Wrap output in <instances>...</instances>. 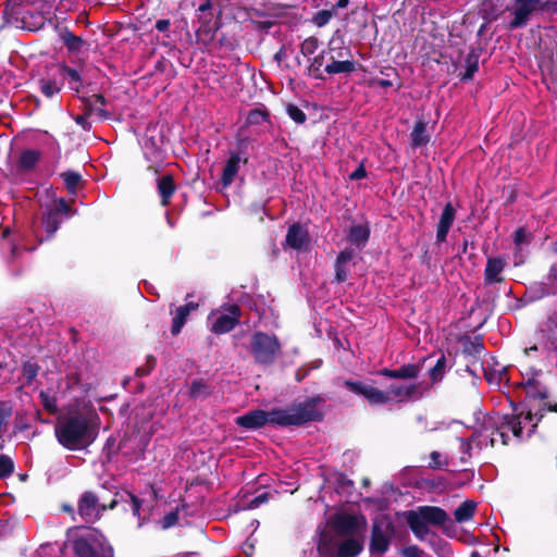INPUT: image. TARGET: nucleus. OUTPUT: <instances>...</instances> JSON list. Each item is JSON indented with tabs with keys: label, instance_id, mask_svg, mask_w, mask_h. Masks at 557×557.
I'll return each instance as SVG.
<instances>
[{
	"label": "nucleus",
	"instance_id": "4468645a",
	"mask_svg": "<svg viewBox=\"0 0 557 557\" xmlns=\"http://www.w3.org/2000/svg\"><path fill=\"white\" fill-rule=\"evenodd\" d=\"M286 244L296 250H306L309 247L310 238L308 231L299 225L293 224L286 235Z\"/></svg>",
	"mask_w": 557,
	"mask_h": 557
},
{
	"label": "nucleus",
	"instance_id": "dca6fc26",
	"mask_svg": "<svg viewBox=\"0 0 557 557\" xmlns=\"http://www.w3.org/2000/svg\"><path fill=\"white\" fill-rule=\"evenodd\" d=\"M506 265V261L503 258H488L485 271L484 280L487 284L498 283L503 280L502 272Z\"/></svg>",
	"mask_w": 557,
	"mask_h": 557
},
{
	"label": "nucleus",
	"instance_id": "680f3d73",
	"mask_svg": "<svg viewBox=\"0 0 557 557\" xmlns=\"http://www.w3.org/2000/svg\"><path fill=\"white\" fill-rule=\"evenodd\" d=\"M8 416H9V413L0 408V429L5 423V420H7Z\"/></svg>",
	"mask_w": 557,
	"mask_h": 557
},
{
	"label": "nucleus",
	"instance_id": "a878e982",
	"mask_svg": "<svg viewBox=\"0 0 557 557\" xmlns=\"http://www.w3.org/2000/svg\"><path fill=\"white\" fill-rule=\"evenodd\" d=\"M128 498L131 502V509L134 516L145 520L148 516H150L153 505L146 504L145 502L139 499L134 494H128Z\"/></svg>",
	"mask_w": 557,
	"mask_h": 557
},
{
	"label": "nucleus",
	"instance_id": "412c9836",
	"mask_svg": "<svg viewBox=\"0 0 557 557\" xmlns=\"http://www.w3.org/2000/svg\"><path fill=\"white\" fill-rule=\"evenodd\" d=\"M354 257V253L351 250H344L342 251L336 260L335 264V278L338 283L345 282L348 277L349 272V263Z\"/></svg>",
	"mask_w": 557,
	"mask_h": 557
},
{
	"label": "nucleus",
	"instance_id": "ddd939ff",
	"mask_svg": "<svg viewBox=\"0 0 557 557\" xmlns=\"http://www.w3.org/2000/svg\"><path fill=\"white\" fill-rule=\"evenodd\" d=\"M391 531L388 525L385 527L375 523L372 530V539L370 549L373 554L383 555L389 547Z\"/></svg>",
	"mask_w": 557,
	"mask_h": 557
},
{
	"label": "nucleus",
	"instance_id": "f3484780",
	"mask_svg": "<svg viewBox=\"0 0 557 557\" xmlns=\"http://www.w3.org/2000/svg\"><path fill=\"white\" fill-rule=\"evenodd\" d=\"M455 220V210L450 203H447L442 212L438 225H437V232H436V239L437 242H445L447 234L449 232V228Z\"/></svg>",
	"mask_w": 557,
	"mask_h": 557
},
{
	"label": "nucleus",
	"instance_id": "f8f14e48",
	"mask_svg": "<svg viewBox=\"0 0 557 557\" xmlns=\"http://www.w3.org/2000/svg\"><path fill=\"white\" fill-rule=\"evenodd\" d=\"M102 509L92 493H85L79 499L78 513L87 522L98 519Z\"/></svg>",
	"mask_w": 557,
	"mask_h": 557
},
{
	"label": "nucleus",
	"instance_id": "bb28decb",
	"mask_svg": "<svg viewBox=\"0 0 557 557\" xmlns=\"http://www.w3.org/2000/svg\"><path fill=\"white\" fill-rule=\"evenodd\" d=\"M320 557H339L338 545L327 535H322L318 544Z\"/></svg>",
	"mask_w": 557,
	"mask_h": 557
},
{
	"label": "nucleus",
	"instance_id": "7c9ffc66",
	"mask_svg": "<svg viewBox=\"0 0 557 557\" xmlns=\"http://www.w3.org/2000/svg\"><path fill=\"white\" fill-rule=\"evenodd\" d=\"M369 237V230L368 227L363 225H355L350 228L348 238L349 240L357 245V246H363Z\"/></svg>",
	"mask_w": 557,
	"mask_h": 557
},
{
	"label": "nucleus",
	"instance_id": "9d476101",
	"mask_svg": "<svg viewBox=\"0 0 557 557\" xmlns=\"http://www.w3.org/2000/svg\"><path fill=\"white\" fill-rule=\"evenodd\" d=\"M345 385L354 393L362 395L371 405H386L388 397L386 391L360 382L347 381Z\"/></svg>",
	"mask_w": 557,
	"mask_h": 557
},
{
	"label": "nucleus",
	"instance_id": "2eb2a0df",
	"mask_svg": "<svg viewBox=\"0 0 557 557\" xmlns=\"http://www.w3.org/2000/svg\"><path fill=\"white\" fill-rule=\"evenodd\" d=\"M414 512L428 524L444 525L448 521L447 513L438 507L424 506Z\"/></svg>",
	"mask_w": 557,
	"mask_h": 557
},
{
	"label": "nucleus",
	"instance_id": "09e8293b",
	"mask_svg": "<svg viewBox=\"0 0 557 557\" xmlns=\"http://www.w3.org/2000/svg\"><path fill=\"white\" fill-rule=\"evenodd\" d=\"M323 65V55H317L312 59L311 64L309 66V73L317 78L321 77L320 69Z\"/></svg>",
	"mask_w": 557,
	"mask_h": 557
},
{
	"label": "nucleus",
	"instance_id": "423d86ee",
	"mask_svg": "<svg viewBox=\"0 0 557 557\" xmlns=\"http://www.w3.org/2000/svg\"><path fill=\"white\" fill-rule=\"evenodd\" d=\"M547 8V2L543 0H513L509 8L513 18L509 27L515 29L524 26L533 13L543 11Z\"/></svg>",
	"mask_w": 557,
	"mask_h": 557
},
{
	"label": "nucleus",
	"instance_id": "c85d7f7f",
	"mask_svg": "<svg viewBox=\"0 0 557 557\" xmlns=\"http://www.w3.org/2000/svg\"><path fill=\"white\" fill-rule=\"evenodd\" d=\"M239 162H240V159L238 156H232L224 170H223V175H222V181H223V185L224 186H228L234 177L236 176L237 172H238V169H239Z\"/></svg>",
	"mask_w": 557,
	"mask_h": 557
},
{
	"label": "nucleus",
	"instance_id": "aec40b11",
	"mask_svg": "<svg viewBox=\"0 0 557 557\" xmlns=\"http://www.w3.org/2000/svg\"><path fill=\"white\" fill-rule=\"evenodd\" d=\"M421 371L419 364H405L396 370L383 369L381 374L391 379H413L417 377Z\"/></svg>",
	"mask_w": 557,
	"mask_h": 557
},
{
	"label": "nucleus",
	"instance_id": "6e6d98bb",
	"mask_svg": "<svg viewBox=\"0 0 557 557\" xmlns=\"http://www.w3.org/2000/svg\"><path fill=\"white\" fill-rule=\"evenodd\" d=\"M177 522V513L176 512H170L166 515L162 520V528L168 529L172 525H174Z\"/></svg>",
	"mask_w": 557,
	"mask_h": 557
},
{
	"label": "nucleus",
	"instance_id": "0e129e2a",
	"mask_svg": "<svg viewBox=\"0 0 557 557\" xmlns=\"http://www.w3.org/2000/svg\"><path fill=\"white\" fill-rule=\"evenodd\" d=\"M537 350H539V347L536 345H534V346H531L529 348H525L524 349V355L527 357H530L533 352H536Z\"/></svg>",
	"mask_w": 557,
	"mask_h": 557
},
{
	"label": "nucleus",
	"instance_id": "3c124183",
	"mask_svg": "<svg viewBox=\"0 0 557 557\" xmlns=\"http://www.w3.org/2000/svg\"><path fill=\"white\" fill-rule=\"evenodd\" d=\"M513 242L517 247H521L523 244L529 242V234L523 227H520L515 232Z\"/></svg>",
	"mask_w": 557,
	"mask_h": 557
},
{
	"label": "nucleus",
	"instance_id": "f03ea898",
	"mask_svg": "<svg viewBox=\"0 0 557 557\" xmlns=\"http://www.w3.org/2000/svg\"><path fill=\"white\" fill-rule=\"evenodd\" d=\"M319 401L318 398H310L286 409H274L269 412L252 410L237 417L236 423L245 429H258L265 424H277L281 426L299 425L321 419L322 412L318 408Z\"/></svg>",
	"mask_w": 557,
	"mask_h": 557
},
{
	"label": "nucleus",
	"instance_id": "473e14b6",
	"mask_svg": "<svg viewBox=\"0 0 557 557\" xmlns=\"http://www.w3.org/2000/svg\"><path fill=\"white\" fill-rule=\"evenodd\" d=\"M190 396L196 399H203L211 393L210 387L202 381H194L189 388Z\"/></svg>",
	"mask_w": 557,
	"mask_h": 557
},
{
	"label": "nucleus",
	"instance_id": "6e6552de",
	"mask_svg": "<svg viewBox=\"0 0 557 557\" xmlns=\"http://www.w3.org/2000/svg\"><path fill=\"white\" fill-rule=\"evenodd\" d=\"M333 524L339 535L362 536L367 520L362 515L342 512L334 518Z\"/></svg>",
	"mask_w": 557,
	"mask_h": 557
},
{
	"label": "nucleus",
	"instance_id": "9b49d317",
	"mask_svg": "<svg viewBox=\"0 0 557 557\" xmlns=\"http://www.w3.org/2000/svg\"><path fill=\"white\" fill-rule=\"evenodd\" d=\"M388 404L401 403L405 400L417 399L421 397L420 385L417 384H392L386 389Z\"/></svg>",
	"mask_w": 557,
	"mask_h": 557
},
{
	"label": "nucleus",
	"instance_id": "a18cd8bd",
	"mask_svg": "<svg viewBox=\"0 0 557 557\" xmlns=\"http://www.w3.org/2000/svg\"><path fill=\"white\" fill-rule=\"evenodd\" d=\"M286 111L292 120L300 124L306 121V114L296 106L288 104Z\"/></svg>",
	"mask_w": 557,
	"mask_h": 557
},
{
	"label": "nucleus",
	"instance_id": "8fccbe9b",
	"mask_svg": "<svg viewBox=\"0 0 557 557\" xmlns=\"http://www.w3.org/2000/svg\"><path fill=\"white\" fill-rule=\"evenodd\" d=\"M38 159V156L35 151H25L21 157V163L24 168L33 166Z\"/></svg>",
	"mask_w": 557,
	"mask_h": 557
},
{
	"label": "nucleus",
	"instance_id": "c9c22d12",
	"mask_svg": "<svg viewBox=\"0 0 557 557\" xmlns=\"http://www.w3.org/2000/svg\"><path fill=\"white\" fill-rule=\"evenodd\" d=\"M37 373H38L37 364L29 362V361L24 363L23 371H22L24 384H30L33 382V380L37 376Z\"/></svg>",
	"mask_w": 557,
	"mask_h": 557
},
{
	"label": "nucleus",
	"instance_id": "c756f323",
	"mask_svg": "<svg viewBox=\"0 0 557 557\" xmlns=\"http://www.w3.org/2000/svg\"><path fill=\"white\" fill-rule=\"evenodd\" d=\"M557 294V262L554 263L543 283V295Z\"/></svg>",
	"mask_w": 557,
	"mask_h": 557
},
{
	"label": "nucleus",
	"instance_id": "20e7f679",
	"mask_svg": "<svg viewBox=\"0 0 557 557\" xmlns=\"http://www.w3.org/2000/svg\"><path fill=\"white\" fill-rule=\"evenodd\" d=\"M75 557H113V548L97 530H86L72 542Z\"/></svg>",
	"mask_w": 557,
	"mask_h": 557
},
{
	"label": "nucleus",
	"instance_id": "864d4df0",
	"mask_svg": "<svg viewBox=\"0 0 557 557\" xmlns=\"http://www.w3.org/2000/svg\"><path fill=\"white\" fill-rule=\"evenodd\" d=\"M401 554L405 557H421L423 552L417 545H411V546L405 547L401 550Z\"/></svg>",
	"mask_w": 557,
	"mask_h": 557
},
{
	"label": "nucleus",
	"instance_id": "774afa93",
	"mask_svg": "<svg viewBox=\"0 0 557 557\" xmlns=\"http://www.w3.org/2000/svg\"><path fill=\"white\" fill-rule=\"evenodd\" d=\"M349 0H338L337 8L344 9L348 5Z\"/></svg>",
	"mask_w": 557,
	"mask_h": 557
},
{
	"label": "nucleus",
	"instance_id": "603ef678",
	"mask_svg": "<svg viewBox=\"0 0 557 557\" xmlns=\"http://www.w3.org/2000/svg\"><path fill=\"white\" fill-rule=\"evenodd\" d=\"M476 71H478V61L476 60H472L471 58H469L467 60V71L463 74L462 78L463 79L471 78Z\"/></svg>",
	"mask_w": 557,
	"mask_h": 557
},
{
	"label": "nucleus",
	"instance_id": "72a5a7b5",
	"mask_svg": "<svg viewBox=\"0 0 557 557\" xmlns=\"http://www.w3.org/2000/svg\"><path fill=\"white\" fill-rule=\"evenodd\" d=\"M523 381H524L523 384H524L528 395H530L532 397H536V396L543 397L544 396V392H543L542 387L540 386V383L535 380V377L533 375L529 376L528 379H523Z\"/></svg>",
	"mask_w": 557,
	"mask_h": 557
},
{
	"label": "nucleus",
	"instance_id": "338daca9",
	"mask_svg": "<svg viewBox=\"0 0 557 557\" xmlns=\"http://www.w3.org/2000/svg\"><path fill=\"white\" fill-rule=\"evenodd\" d=\"M76 123L82 125L83 127H86L85 123H86V120L84 116H81L78 115L76 119H75Z\"/></svg>",
	"mask_w": 557,
	"mask_h": 557
},
{
	"label": "nucleus",
	"instance_id": "69168bd1",
	"mask_svg": "<svg viewBox=\"0 0 557 557\" xmlns=\"http://www.w3.org/2000/svg\"><path fill=\"white\" fill-rule=\"evenodd\" d=\"M377 84H379L381 87H384V88L392 86V83H391L389 81H387V79H380V81L377 82Z\"/></svg>",
	"mask_w": 557,
	"mask_h": 557
},
{
	"label": "nucleus",
	"instance_id": "37998d69",
	"mask_svg": "<svg viewBox=\"0 0 557 557\" xmlns=\"http://www.w3.org/2000/svg\"><path fill=\"white\" fill-rule=\"evenodd\" d=\"M267 500L268 495L265 493H262L250 500H242L240 507L242 509H255L258 508L260 505L264 504Z\"/></svg>",
	"mask_w": 557,
	"mask_h": 557
},
{
	"label": "nucleus",
	"instance_id": "1a4fd4ad",
	"mask_svg": "<svg viewBox=\"0 0 557 557\" xmlns=\"http://www.w3.org/2000/svg\"><path fill=\"white\" fill-rule=\"evenodd\" d=\"M239 318V308L231 306L225 312H212L209 315L211 331L215 334L230 332L237 324Z\"/></svg>",
	"mask_w": 557,
	"mask_h": 557
},
{
	"label": "nucleus",
	"instance_id": "6ab92c4d",
	"mask_svg": "<svg viewBox=\"0 0 557 557\" xmlns=\"http://www.w3.org/2000/svg\"><path fill=\"white\" fill-rule=\"evenodd\" d=\"M362 536H349L338 545L339 557H356L363 548Z\"/></svg>",
	"mask_w": 557,
	"mask_h": 557
},
{
	"label": "nucleus",
	"instance_id": "49530a36",
	"mask_svg": "<svg viewBox=\"0 0 557 557\" xmlns=\"http://www.w3.org/2000/svg\"><path fill=\"white\" fill-rule=\"evenodd\" d=\"M62 75L70 79V84L72 85L73 89H76V90L78 89V84H79L81 77L76 70L71 69V67H64L62 71Z\"/></svg>",
	"mask_w": 557,
	"mask_h": 557
},
{
	"label": "nucleus",
	"instance_id": "bf43d9fd",
	"mask_svg": "<svg viewBox=\"0 0 557 557\" xmlns=\"http://www.w3.org/2000/svg\"><path fill=\"white\" fill-rule=\"evenodd\" d=\"M169 27H170V21L169 20H159L156 23V28L159 32H165V30L169 29Z\"/></svg>",
	"mask_w": 557,
	"mask_h": 557
},
{
	"label": "nucleus",
	"instance_id": "7ed1b4c3",
	"mask_svg": "<svg viewBox=\"0 0 557 557\" xmlns=\"http://www.w3.org/2000/svg\"><path fill=\"white\" fill-rule=\"evenodd\" d=\"M59 442L70 449H77L92 441V433L86 418L71 417L55 428Z\"/></svg>",
	"mask_w": 557,
	"mask_h": 557
},
{
	"label": "nucleus",
	"instance_id": "79ce46f5",
	"mask_svg": "<svg viewBox=\"0 0 557 557\" xmlns=\"http://www.w3.org/2000/svg\"><path fill=\"white\" fill-rule=\"evenodd\" d=\"M14 469L13 461L5 455H0V478L9 476Z\"/></svg>",
	"mask_w": 557,
	"mask_h": 557
},
{
	"label": "nucleus",
	"instance_id": "de8ad7c7",
	"mask_svg": "<svg viewBox=\"0 0 557 557\" xmlns=\"http://www.w3.org/2000/svg\"><path fill=\"white\" fill-rule=\"evenodd\" d=\"M267 120V113L262 110H252L247 116L248 124H261Z\"/></svg>",
	"mask_w": 557,
	"mask_h": 557
},
{
	"label": "nucleus",
	"instance_id": "a19ab883",
	"mask_svg": "<svg viewBox=\"0 0 557 557\" xmlns=\"http://www.w3.org/2000/svg\"><path fill=\"white\" fill-rule=\"evenodd\" d=\"M446 361L444 357H441L436 364L430 370V375L433 382L440 381L445 372Z\"/></svg>",
	"mask_w": 557,
	"mask_h": 557
},
{
	"label": "nucleus",
	"instance_id": "b1692460",
	"mask_svg": "<svg viewBox=\"0 0 557 557\" xmlns=\"http://www.w3.org/2000/svg\"><path fill=\"white\" fill-rule=\"evenodd\" d=\"M476 503L473 500H466L454 511L456 522L465 523L470 521L475 512Z\"/></svg>",
	"mask_w": 557,
	"mask_h": 557
},
{
	"label": "nucleus",
	"instance_id": "f704fd0d",
	"mask_svg": "<svg viewBox=\"0 0 557 557\" xmlns=\"http://www.w3.org/2000/svg\"><path fill=\"white\" fill-rule=\"evenodd\" d=\"M61 36H62L63 42L70 50L77 51L81 49V47L83 45V40L81 37H77L70 32H64V33H62Z\"/></svg>",
	"mask_w": 557,
	"mask_h": 557
},
{
	"label": "nucleus",
	"instance_id": "c03bdc74",
	"mask_svg": "<svg viewBox=\"0 0 557 557\" xmlns=\"http://www.w3.org/2000/svg\"><path fill=\"white\" fill-rule=\"evenodd\" d=\"M40 89L42 94L49 98L57 95L60 91V87L51 81H41Z\"/></svg>",
	"mask_w": 557,
	"mask_h": 557
},
{
	"label": "nucleus",
	"instance_id": "39448f33",
	"mask_svg": "<svg viewBox=\"0 0 557 557\" xmlns=\"http://www.w3.org/2000/svg\"><path fill=\"white\" fill-rule=\"evenodd\" d=\"M250 351L256 362L270 364L278 356L281 344L274 335L257 332L250 338Z\"/></svg>",
	"mask_w": 557,
	"mask_h": 557
},
{
	"label": "nucleus",
	"instance_id": "5701e85b",
	"mask_svg": "<svg viewBox=\"0 0 557 557\" xmlns=\"http://www.w3.org/2000/svg\"><path fill=\"white\" fill-rule=\"evenodd\" d=\"M411 146L413 148H419L425 146L430 140V135L426 131V123L423 121H418L410 134Z\"/></svg>",
	"mask_w": 557,
	"mask_h": 557
},
{
	"label": "nucleus",
	"instance_id": "58836bf2",
	"mask_svg": "<svg viewBox=\"0 0 557 557\" xmlns=\"http://www.w3.org/2000/svg\"><path fill=\"white\" fill-rule=\"evenodd\" d=\"M64 183L71 193H74L81 181V175L75 172H66L62 174Z\"/></svg>",
	"mask_w": 557,
	"mask_h": 557
},
{
	"label": "nucleus",
	"instance_id": "4c0bfd02",
	"mask_svg": "<svg viewBox=\"0 0 557 557\" xmlns=\"http://www.w3.org/2000/svg\"><path fill=\"white\" fill-rule=\"evenodd\" d=\"M473 446H475V441L472 440V437L470 440L460 438V450H461L460 459L462 462H466L471 458V456H472L471 451L473 449Z\"/></svg>",
	"mask_w": 557,
	"mask_h": 557
},
{
	"label": "nucleus",
	"instance_id": "052dcab7",
	"mask_svg": "<svg viewBox=\"0 0 557 557\" xmlns=\"http://www.w3.org/2000/svg\"><path fill=\"white\" fill-rule=\"evenodd\" d=\"M329 17H330V14L327 12L321 13L319 16L318 25H323L324 23H326Z\"/></svg>",
	"mask_w": 557,
	"mask_h": 557
},
{
	"label": "nucleus",
	"instance_id": "f257e3e1",
	"mask_svg": "<svg viewBox=\"0 0 557 557\" xmlns=\"http://www.w3.org/2000/svg\"><path fill=\"white\" fill-rule=\"evenodd\" d=\"M537 421L539 418L531 412L520 411L512 417L493 413L484 419L480 430L473 433L472 440L475 441V447L482 449L486 446H494L496 442L495 434H497L503 445H507L509 441L508 432H511L518 440H523L534 432Z\"/></svg>",
	"mask_w": 557,
	"mask_h": 557
},
{
	"label": "nucleus",
	"instance_id": "0eeeda50",
	"mask_svg": "<svg viewBox=\"0 0 557 557\" xmlns=\"http://www.w3.org/2000/svg\"><path fill=\"white\" fill-rule=\"evenodd\" d=\"M70 206L64 199H57L49 206H46L42 211L41 224L47 233V239L50 238L59 228L62 222V214L70 213Z\"/></svg>",
	"mask_w": 557,
	"mask_h": 557
},
{
	"label": "nucleus",
	"instance_id": "a211bd4d",
	"mask_svg": "<svg viewBox=\"0 0 557 557\" xmlns=\"http://www.w3.org/2000/svg\"><path fill=\"white\" fill-rule=\"evenodd\" d=\"M547 350L557 355V320L549 318L541 330Z\"/></svg>",
	"mask_w": 557,
	"mask_h": 557
},
{
	"label": "nucleus",
	"instance_id": "4be33fe9",
	"mask_svg": "<svg viewBox=\"0 0 557 557\" xmlns=\"http://www.w3.org/2000/svg\"><path fill=\"white\" fill-rule=\"evenodd\" d=\"M197 308V305L193 302H188L185 306H181L176 309L175 315L173 318L172 323V334L176 335L181 332L183 325L185 324L187 317L189 313Z\"/></svg>",
	"mask_w": 557,
	"mask_h": 557
},
{
	"label": "nucleus",
	"instance_id": "e433bc0d",
	"mask_svg": "<svg viewBox=\"0 0 557 557\" xmlns=\"http://www.w3.org/2000/svg\"><path fill=\"white\" fill-rule=\"evenodd\" d=\"M430 458L429 466L432 469H445L448 467V459L438 451H432Z\"/></svg>",
	"mask_w": 557,
	"mask_h": 557
},
{
	"label": "nucleus",
	"instance_id": "2f4dec72",
	"mask_svg": "<svg viewBox=\"0 0 557 557\" xmlns=\"http://www.w3.org/2000/svg\"><path fill=\"white\" fill-rule=\"evenodd\" d=\"M355 70V64L351 61H333L325 66V72L329 74L350 73Z\"/></svg>",
	"mask_w": 557,
	"mask_h": 557
},
{
	"label": "nucleus",
	"instance_id": "cd10ccee",
	"mask_svg": "<svg viewBox=\"0 0 557 557\" xmlns=\"http://www.w3.org/2000/svg\"><path fill=\"white\" fill-rule=\"evenodd\" d=\"M158 190L162 198V205L166 206L171 196L173 195L175 187L172 180V176L165 175L162 176L158 182Z\"/></svg>",
	"mask_w": 557,
	"mask_h": 557
},
{
	"label": "nucleus",
	"instance_id": "13d9d810",
	"mask_svg": "<svg viewBox=\"0 0 557 557\" xmlns=\"http://www.w3.org/2000/svg\"><path fill=\"white\" fill-rule=\"evenodd\" d=\"M364 176H366V170L362 165H360L357 170H355L349 175V178L352 181H357V180L363 178Z\"/></svg>",
	"mask_w": 557,
	"mask_h": 557
},
{
	"label": "nucleus",
	"instance_id": "393cba45",
	"mask_svg": "<svg viewBox=\"0 0 557 557\" xmlns=\"http://www.w3.org/2000/svg\"><path fill=\"white\" fill-rule=\"evenodd\" d=\"M408 523L414 535L423 540L429 534L428 523L422 520L414 511H410L408 515Z\"/></svg>",
	"mask_w": 557,
	"mask_h": 557
},
{
	"label": "nucleus",
	"instance_id": "5fc2aeb1",
	"mask_svg": "<svg viewBox=\"0 0 557 557\" xmlns=\"http://www.w3.org/2000/svg\"><path fill=\"white\" fill-rule=\"evenodd\" d=\"M198 41L208 45L213 39V34L210 29H200L197 32Z\"/></svg>",
	"mask_w": 557,
	"mask_h": 557
},
{
	"label": "nucleus",
	"instance_id": "e2e57ef3",
	"mask_svg": "<svg viewBox=\"0 0 557 557\" xmlns=\"http://www.w3.org/2000/svg\"><path fill=\"white\" fill-rule=\"evenodd\" d=\"M47 547H40L34 555V557H48Z\"/></svg>",
	"mask_w": 557,
	"mask_h": 557
},
{
	"label": "nucleus",
	"instance_id": "ea45409f",
	"mask_svg": "<svg viewBox=\"0 0 557 557\" xmlns=\"http://www.w3.org/2000/svg\"><path fill=\"white\" fill-rule=\"evenodd\" d=\"M318 47H319L318 39L314 37H309V38L305 39L301 44V53L305 57H309L317 51Z\"/></svg>",
	"mask_w": 557,
	"mask_h": 557
},
{
	"label": "nucleus",
	"instance_id": "4d7b16f0",
	"mask_svg": "<svg viewBox=\"0 0 557 557\" xmlns=\"http://www.w3.org/2000/svg\"><path fill=\"white\" fill-rule=\"evenodd\" d=\"M154 364H156V360H154V358H153V357H151V356H149V357L147 358V366H148V368H147V369L138 368L136 372H137V374H138L139 376L147 375V374L150 372V370L154 367Z\"/></svg>",
	"mask_w": 557,
	"mask_h": 557
}]
</instances>
